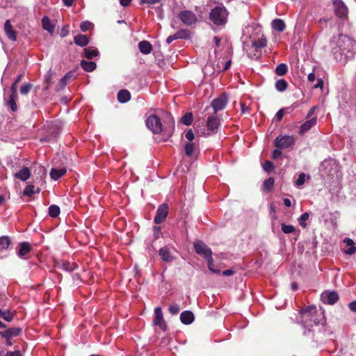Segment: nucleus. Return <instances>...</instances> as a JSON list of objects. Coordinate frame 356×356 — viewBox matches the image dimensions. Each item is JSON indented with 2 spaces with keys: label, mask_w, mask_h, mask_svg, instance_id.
<instances>
[{
  "label": "nucleus",
  "mask_w": 356,
  "mask_h": 356,
  "mask_svg": "<svg viewBox=\"0 0 356 356\" xmlns=\"http://www.w3.org/2000/svg\"><path fill=\"white\" fill-rule=\"evenodd\" d=\"M34 188H35V186L33 184H29L24 188V190L23 191V195L24 196H28V197L32 196L33 194H35Z\"/></svg>",
  "instance_id": "ea45409f"
},
{
  "label": "nucleus",
  "mask_w": 356,
  "mask_h": 356,
  "mask_svg": "<svg viewBox=\"0 0 356 356\" xmlns=\"http://www.w3.org/2000/svg\"><path fill=\"white\" fill-rule=\"evenodd\" d=\"M4 31L9 40H17V32L13 29L10 19H7L4 24Z\"/></svg>",
  "instance_id": "4468645a"
},
{
  "label": "nucleus",
  "mask_w": 356,
  "mask_h": 356,
  "mask_svg": "<svg viewBox=\"0 0 356 356\" xmlns=\"http://www.w3.org/2000/svg\"><path fill=\"white\" fill-rule=\"evenodd\" d=\"M288 67L284 63L279 64L275 68V73L278 76H283L286 74Z\"/></svg>",
  "instance_id": "e433bc0d"
},
{
  "label": "nucleus",
  "mask_w": 356,
  "mask_h": 356,
  "mask_svg": "<svg viewBox=\"0 0 356 356\" xmlns=\"http://www.w3.org/2000/svg\"><path fill=\"white\" fill-rule=\"evenodd\" d=\"M309 217V213L307 212H305V213H302L298 218V220L301 227H302L304 228L307 227V223L305 222V221L308 220Z\"/></svg>",
  "instance_id": "58836bf2"
},
{
  "label": "nucleus",
  "mask_w": 356,
  "mask_h": 356,
  "mask_svg": "<svg viewBox=\"0 0 356 356\" xmlns=\"http://www.w3.org/2000/svg\"><path fill=\"white\" fill-rule=\"evenodd\" d=\"M282 231L284 234H291L295 231V227L291 225H285L284 223L281 225Z\"/></svg>",
  "instance_id": "a19ab883"
},
{
  "label": "nucleus",
  "mask_w": 356,
  "mask_h": 356,
  "mask_svg": "<svg viewBox=\"0 0 356 356\" xmlns=\"http://www.w3.org/2000/svg\"><path fill=\"white\" fill-rule=\"evenodd\" d=\"M266 39L264 38H260L252 42V46L255 48V50L257 51L258 49H261L266 47Z\"/></svg>",
  "instance_id": "72a5a7b5"
},
{
  "label": "nucleus",
  "mask_w": 356,
  "mask_h": 356,
  "mask_svg": "<svg viewBox=\"0 0 356 356\" xmlns=\"http://www.w3.org/2000/svg\"><path fill=\"white\" fill-rule=\"evenodd\" d=\"M32 248L29 242L19 243L17 246V255L19 257H24L31 250Z\"/></svg>",
  "instance_id": "2eb2a0df"
},
{
  "label": "nucleus",
  "mask_w": 356,
  "mask_h": 356,
  "mask_svg": "<svg viewBox=\"0 0 356 356\" xmlns=\"http://www.w3.org/2000/svg\"><path fill=\"white\" fill-rule=\"evenodd\" d=\"M323 87V81L322 79H318L317 83L314 86L315 88H322Z\"/></svg>",
  "instance_id": "680f3d73"
},
{
  "label": "nucleus",
  "mask_w": 356,
  "mask_h": 356,
  "mask_svg": "<svg viewBox=\"0 0 356 356\" xmlns=\"http://www.w3.org/2000/svg\"><path fill=\"white\" fill-rule=\"evenodd\" d=\"M154 231L155 238H159V233L161 231V227H159V226H154Z\"/></svg>",
  "instance_id": "0e129e2a"
},
{
  "label": "nucleus",
  "mask_w": 356,
  "mask_h": 356,
  "mask_svg": "<svg viewBox=\"0 0 356 356\" xmlns=\"http://www.w3.org/2000/svg\"><path fill=\"white\" fill-rule=\"evenodd\" d=\"M209 19L214 24H222V8L216 6L212 9L209 14Z\"/></svg>",
  "instance_id": "9d476101"
},
{
  "label": "nucleus",
  "mask_w": 356,
  "mask_h": 356,
  "mask_svg": "<svg viewBox=\"0 0 356 356\" xmlns=\"http://www.w3.org/2000/svg\"><path fill=\"white\" fill-rule=\"evenodd\" d=\"M332 45H336L343 54L356 51V41L346 35L339 34L337 38L334 37Z\"/></svg>",
  "instance_id": "f03ea898"
},
{
  "label": "nucleus",
  "mask_w": 356,
  "mask_h": 356,
  "mask_svg": "<svg viewBox=\"0 0 356 356\" xmlns=\"http://www.w3.org/2000/svg\"><path fill=\"white\" fill-rule=\"evenodd\" d=\"M49 215L52 218H56L59 216L60 210L58 206L53 204L49 207Z\"/></svg>",
  "instance_id": "f704fd0d"
},
{
  "label": "nucleus",
  "mask_w": 356,
  "mask_h": 356,
  "mask_svg": "<svg viewBox=\"0 0 356 356\" xmlns=\"http://www.w3.org/2000/svg\"><path fill=\"white\" fill-rule=\"evenodd\" d=\"M346 245V249L344 252L347 254H353L356 252V247L355 245V242L350 238H346L343 241Z\"/></svg>",
  "instance_id": "4be33fe9"
},
{
  "label": "nucleus",
  "mask_w": 356,
  "mask_h": 356,
  "mask_svg": "<svg viewBox=\"0 0 356 356\" xmlns=\"http://www.w3.org/2000/svg\"><path fill=\"white\" fill-rule=\"evenodd\" d=\"M17 99V92H15V90H13V92H11L9 99L6 101V105L8 106L10 110L13 112H15L17 111V105L16 103V100Z\"/></svg>",
  "instance_id": "a211bd4d"
},
{
  "label": "nucleus",
  "mask_w": 356,
  "mask_h": 356,
  "mask_svg": "<svg viewBox=\"0 0 356 356\" xmlns=\"http://www.w3.org/2000/svg\"><path fill=\"white\" fill-rule=\"evenodd\" d=\"M195 320V316L191 311H184L180 314V321L184 325H190Z\"/></svg>",
  "instance_id": "dca6fc26"
},
{
  "label": "nucleus",
  "mask_w": 356,
  "mask_h": 356,
  "mask_svg": "<svg viewBox=\"0 0 356 356\" xmlns=\"http://www.w3.org/2000/svg\"><path fill=\"white\" fill-rule=\"evenodd\" d=\"M263 168L266 172H269L274 169V165L271 161H266L263 165Z\"/></svg>",
  "instance_id": "09e8293b"
},
{
  "label": "nucleus",
  "mask_w": 356,
  "mask_h": 356,
  "mask_svg": "<svg viewBox=\"0 0 356 356\" xmlns=\"http://www.w3.org/2000/svg\"><path fill=\"white\" fill-rule=\"evenodd\" d=\"M308 81L310 82L314 81L316 76L314 72L309 73L307 76Z\"/></svg>",
  "instance_id": "69168bd1"
},
{
  "label": "nucleus",
  "mask_w": 356,
  "mask_h": 356,
  "mask_svg": "<svg viewBox=\"0 0 356 356\" xmlns=\"http://www.w3.org/2000/svg\"><path fill=\"white\" fill-rule=\"evenodd\" d=\"M168 311L172 315H177L180 311V307L177 304H172L170 305Z\"/></svg>",
  "instance_id": "c03bdc74"
},
{
  "label": "nucleus",
  "mask_w": 356,
  "mask_h": 356,
  "mask_svg": "<svg viewBox=\"0 0 356 356\" xmlns=\"http://www.w3.org/2000/svg\"><path fill=\"white\" fill-rule=\"evenodd\" d=\"M282 155V152L279 149H275L273 152V154H272V157L273 159H278L280 156Z\"/></svg>",
  "instance_id": "bf43d9fd"
},
{
  "label": "nucleus",
  "mask_w": 356,
  "mask_h": 356,
  "mask_svg": "<svg viewBox=\"0 0 356 356\" xmlns=\"http://www.w3.org/2000/svg\"><path fill=\"white\" fill-rule=\"evenodd\" d=\"M185 136L186 139L190 142L193 141L195 138L194 134L192 129H188L186 132Z\"/></svg>",
  "instance_id": "864d4df0"
},
{
  "label": "nucleus",
  "mask_w": 356,
  "mask_h": 356,
  "mask_svg": "<svg viewBox=\"0 0 356 356\" xmlns=\"http://www.w3.org/2000/svg\"><path fill=\"white\" fill-rule=\"evenodd\" d=\"M237 274L234 268L224 270V276H231Z\"/></svg>",
  "instance_id": "5fc2aeb1"
},
{
  "label": "nucleus",
  "mask_w": 356,
  "mask_h": 356,
  "mask_svg": "<svg viewBox=\"0 0 356 356\" xmlns=\"http://www.w3.org/2000/svg\"><path fill=\"white\" fill-rule=\"evenodd\" d=\"M31 176V170L28 167H23L19 172L14 175L15 178L26 181Z\"/></svg>",
  "instance_id": "6ab92c4d"
},
{
  "label": "nucleus",
  "mask_w": 356,
  "mask_h": 356,
  "mask_svg": "<svg viewBox=\"0 0 356 356\" xmlns=\"http://www.w3.org/2000/svg\"><path fill=\"white\" fill-rule=\"evenodd\" d=\"M1 318H3L8 322H10L13 318V315L11 314L10 310H6L5 312H3Z\"/></svg>",
  "instance_id": "a18cd8bd"
},
{
  "label": "nucleus",
  "mask_w": 356,
  "mask_h": 356,
  "mask_svg": "<svg viewBox=\"0 0 356 356\" xmlns=\"http://www.w3.org/2000/svg\"><path fill=\"white\" fill-rule=\"evenodd\" d=\"M162 0H141L140 3H147V4H149V6H152V5H154L157 3H159Z\"/></svg>",
  "instance_id": "6e6d98bb"
},
{
  "label": "nucleus",
  "mask_w": 356,
  "mask_h": 356,
  "mask_svg": "<svg viewBox=\"0 0 356 356\" xmlns=\"http://www.w3.org/2000/svg\"><path fill=\"white\" fill-rule=\"evenodd\" d=\"M288 86V83L284 79H279L275 83V88L279 92L285 91Z\"/></svg>",
  "instance_id": "473e14b6"
},
{
  "label": "nucleus",
  "mask_w": 356,
  "mask_h": 356,
  "mask_svg": "<svg viewBox=\"0 0 356 356\" xmlns=\"http://www.w3.org/2000/svg\"><path fill=\"white\" fill-rule=\"evenodd\" d=\"M154 325H158L160 328L165 331L167 329V325L163 319L161 308L156 307L154 309V318L153 321Z\"/></svg>",
  "instance_id": "9b49d317"
},
{
  "label": "nucleus",
  "mask_w": 356,
  "mask_h": 356,
  "mask_svg": "<svg viewBox=\"0 0 356 356\" xmlns=\"http://www.w3.org/2000/svg\"><path fill=\"white\" fill-rule=\"evenodd\" d=\"M284 204L286 207H290L291 206V200L288 198L284 199Z\"/></svg>",
  "instance_id": "774afa93"
},
{
  "label": "nucleus",
  "mask_w": 356,
  "mask_h": 356,
  "mask_svg": "<svg viewBox=\"0 0 356 356\" xmlns=\"http://www.w3.org/2000/svg\"><path fill=\"white\" fill-rule=\"evenodd\" d=\"M194 249L195 252L204 259H206L208 261V268L211 272H216L212 269L211 264H212V251L210 248L208 247L207 244H205L202 241H196L193 243Z\"/></svg>",
  "instance_id": "7ed1b4c3"
},
{
  "label": "nucleus",
  "mask_w": 356,
  "mask_h": 356,
  "mask_svg": "<svg viewBox=\"0 0 356 356\" xmlns=\"http://www.w3.org/2000/svg\"><path fill=\"white\" fill-rule=\"evenodd\" d=\"M74 43L80 47H86L89 43V40L86 35L79 34L74 37Z\"/></svg>",
  "instance_id": "a878e982"
},
{
  "label": "nucleus",
  "mask_w": 356,
  "mask_h": 356,
  "mask_svg": "<svg viewBox=\"0 0 356 356\" xmlns=\"http://www.w3.org/2000/svg\"><path fill=\"white\" fill-rule=\"evenodd\" d=\"M132 0H119L122 6L127 7L130 5Z\"/></svg>",
  "instance_id": "052dcab7"
},
{
  "label": "nucleus",
  "mask_w": 356,
  "mask_h": 356,
  "mask_svg": "<svg viewBox=\"0 0 356 356\" xmlns=\"http://www.w3.org/2000/svg\"><path fill=\"white\" fill-rule=\"evenodd\" d=\"M131 99V94L129 90L122 89L118 93V100L120 103H126Z\"/></svg>",
  "instance_id": "393cba45"
},
{
  "label": "nucleus",
  "mask_w": 356,
  "mask_h": 356,
  "mask_svg": "<svg viewBox=\"0 0 356 356\" xmlns=\"http://www.w3.org/2000/svg\"><path fill=\"white\" fill-rule=\"evenodd\" d=\"M22 77H23V74H20L18 75L16 80L14 81V83L11 86V88H10L11 92H13V90H15V92H17V84H18V82L22 80Z\"/></svg>",
  "instance_id": "3c124183"
},
{
  "label": "nucleus",
  "mask_w": 356,
  "mask_h": 356,
  "mask_svg": "<svg viewBox=\"0 0 356 356\" xmlns=\"http://www.w3.org/2000/svg\"><path fill=\"white\" fill-rule=\"evenodd\" d=\"M72 72L67 73L63 78L60 79L56 86V91H60L65 87L67 84V79L71 76Z\"/></svg>",
  "instance_id": "c756f323"
},
{
  "label": "nucleus",
  "mask_w": 356,
  "mask_h": 356,
  "mask_svg": "<svg viewBox=\"0 0 356 356\" xmlns=\"http://www.w3.org/2000/svg\"><path fill=\"white\" fill-rule=\"evenodd\" d=\"M316 313L315 307H309L300 312L301 321L305 327H312L314 325L319 323L316 318Z\"/></svg>",
  "instance_id": "20e7f679"
},
{
  "label": "nucleus",
  "mask_w": 356,
  "mask_h": 356,
  "mask_svg": "<svg viewBox=\"0 0 356 356\" xmlns=\"http://www.w3.org/2000/svg\"><path fill=\"white\" fill-rule=\"evenodd\" d=\"M273 29L280 33L283 32L286 29L284 22L281 19H275L271 23Z\"/></svg>",
  "instance_id": "b1692460"
},
{
  "label": "nucleus",
  "mask_w": 356,
  "mask_h": 356,
  "mask_svg": "<svg viewBox=\"0 0 356 356\" xmlns=\"http://www.w3.org/2000/svg\"><path fill=\"white\" fill-rule=\"evenodd\" d=\"M169 207L167 204L164 203L161 204L156 211V215L154 218V222L156 224L163 222L168 214Z\"/></svg>",
  "instance_id": "6e6552de"
},
{
  "label": "nucleus",
  "mask_w": 356,
  "mask_h": 356,
  "mask_svg": "<svg viewBox=\"0 0 356 356\" xmlns=\"http://www.w3.org/2000/svg\"><path fill=\"white\" fill-rule=\"evenodd\" d=\"M159 255L161 259L165 262H172L175 259V257L171 255L170 250L167 247H163L160 249Z\"/></svg>",
  "instance_id": "412c9836"
},
{
  "label": "nucleus",
  "mask_w": 356,
  "mask_h": 356,
  "mask_svg": "<svg viewBox=\"0 0 356 356\" xmlns=\"http://www.w3.org/2000/svg\"><path fill=\"white\" fill-rule=\"evenodd\" d=\"M275 180L273 177H269L264 182V187L267 190H270L274 186Z\"/></svg>",
  "instance_id": "79ce46f5"
},
{
  "label": "nucleus",
  "mask_w": 356,
  "mask_h": 356,
  "mask_svg": "<svg viewBox=\"0 0 356 356\" xmlns=\"http://www.w3.org/2000/svg\"><path fill=\"white\" fill-rule=\"evenodd\" d=\"M6 356H22V355L20 350H15L7 352Z\"/></svg>",
  "instance_id": "13d9d810"
},
{
  "label": "nucleus",
  "mask_w": 356,
  "mask_h": 356,
  "mask_svg": "<svg viewBox=\"0 0 356 356\" xmlns=\"http://www.w3.org/2000/svg\"><path fill=\"white\" fill-rule=\"evenodd\" d=\"M188 33L186 30H180L174 35H170L166 39V43L170 44L172 41L177 39H187L188 38Z\"/></svg>",
  "instance_id": "f3484780"
},
{
  "label": "nucleus",
  "mask_w": 356,
  "mask_h": 356,
  "mask_svg": "<svg viewBox=\"0 0 356 356\" xmlns=\"http://www.w3.org/2000/svg\"><path fill=\"white\" fill-rule=\"evenodd\" d=\"M92 26V24L88 21L83 22L81 23L80 29L81 31L86 32L88 31Z\"/></svg>",
  "instance_id": "49530a36"
},
{
  "label": "nucleus",
  "mask_w": 356,
  "mask_h": 356,
  "mask_svg": "<svg viewBox=\"0 0 356 356\" xmlns=\"http://www.w3.org/2000/svg\"><path fill=\"white\" fill-rule=\"evenodd\" d=\"M11 243L10 238L8 236L0 237V248L2 250H6Z\"/></svg>",
  "instance_id": "c9c22d12"
},
{
  "label": "nucleus",
  "mask_w": 356,
  "mask_h": 356,
  "mask_svg": "<svg viewBox=\"0 0 356 356\" xmlns=\"http://www.w3.org/2000/svg\"><path fill=\"white\" fill-rule=\"evenodd\" d=\"M174 130H175V122L172 120L171 126L170 127H165L164 131H165V133H166L168 134V136H171L174 132Z\"/></svg>",
  "instance_id": "603ef678"
},
{
  "label": "nucleus",
  "mask_w": 356,
  "mask_h": 356,
  "mask_svg": "<svg viewBox=\"0 0 356 356\" xmlns=\"http://www.w3.org/2000/svg\"><path fill=\"white\" fill-rule=\"evenodd\" d=\"M222 110V94L212 100L210 106L205 108L203 114L207 117L206 125L208 130L216 132L220 125L218 112Z\"/></svg>",
  "instance_id": "f257e3e1"
},
{
  "label": "nucleus",
  "mask_w": 356,
  "mask_h": 356,
  "mask_svg": "<svg viewBox=\"0 0 356 356\" xmlns=\"http://www.w3.org/2000/svg\"><path fill=\"white\" fill-rule=\"evenodd\" d=\"M63 268L67 271H73L75 268L76 267V265L75 264H70L69 262H65L63 264Z\"/></svg>",
  "instance_id": "8fccbe9b"
},
{
  "label": "nucleus",
  "mask_w": 356,
  "mask_h": 356,
  "mask_svg": "<svg viewBox=\"0 0 356 356\" xmlns=\"http://www.w3.org/2000/svg\"><path fill=\"white\" fill-rule=\"evenodd\" d=\"M324 303L334 305L339 300V296L335 291H324L321 296Z\"/></svg>",
  "instance_id": "f8f14e48"
},
{
  "label": "nucleus",
  "mask_w": 356,
  "mask_h": 356,
  "mask_svg": "<svg viewBox=\"0 0 356 356\" xmlns=\"http://www.w3.org/2000/svg\"><path fill=\"white\" fill-rule=\"evenodd\" d=\"M146 125L154 134H160L163 131L161 119L156 115H150L145 121Z\"/></svg>",
  "instance_id": "423d86ee"
},
{
  "label": "nucleus",
  "mask_w": 356,
  "mask_h": 356,
  "mask_svg": "<svg viewBox=\"0 0 356 356\" xmlns=\"http://www.w3.org/2000/svg\"><path fill=\"white\" fill-rule=\"evenodd\" d=\"M305 177H306V175L304 172L300 173L299 175L298 179L296 181V186L299 187V186L303 185L304 183L305 182Z\"/></svg>",
  "instance_id": "de8ad7c7"
},
{
  "label": "nucleus",
  "mask_w": 356,
  "mask_h": 356,
  "mask_svg": "<svg viewBox=\"0 0 356 356\" xmlns=\"http://www.w3.org/2000/svg\"><path fill=\"white\" fill-rule=\"evenodd\" d=\"M22 332V327H10L0 331V336L5 339L6 344L11 346L13 344V338L19 336Z\"/></svg>",
  "instance_id": "39448f33"
},
{
  "label": "nucleus",
  "mask_w": 356,
  "mask_h": 356,
  "mask_svg": "<svg viewBox=\"0 0 356 356\" xmlns=\"http://www.w3.org/2000/svg\"><path fill=\"white\" fill-rule=\"evenodd\" d=\"M316 122H317V120H316V117L312 118L309 119V120H307L306 122H305L300 126V134H304L305 133H306L307 131L310 130L312 129V127H313L314 125H316Z\"/></svg>",
  "instance_id": "aec40b11"
},
{
  "label": "nucleus",
  "mask_w": 356,
  "mask_h": 356,
  "mask_svg": "<svg viewBox=\"0 0 356 356\" xmlns=\"http://www.w3.org/2000/svg\"><path fill=\"white\" fill-rule=\"evenodd\" d=\"M138 49L143 54H149L152 51V45L149 41L143 40L138 43Z\"/></svg>",
  "instance_id": "5701e85b"
},
{
  "label": "nucleus",
  "mask_w": 356,
  "mask_h": 356,
  "mask_svg": "<svg viewBox=\"0 0 356 356\" xmlns=\"http://www.w3.org/2000/svg\"><path fill=\"white\" fill-rule=\"evenodd\" d=\"M74 0H63V2L65 6L67 7H70L72 6Z\"/></svg>",
  "instance_id": "338daca9"
},
{
  "label": "nucleus",
  "mask_w": 356,
  "mask_h": 356,
  "mask_svg": "<svg viewBox=\"0 0 356 356\" xmlns=\"http://www.w3.org/2000/svg\"><path fill=\"white\" fill-rule=\"evenodd\" d=\"M348 307L351 311L356 312V301L350 302L348 305Z\"/></svg>",
  "instance_id": "e2e57ef3"
},
{
  "label": "nucleus",
  "mask_w": 356,
  "mask_h": 356,
  "mask_svg": "<svg viewBox=\"0 0 356 356\" xmlns=\"http://www.w3.org/2000/svg\"><path fill=\"white\" fill-rule=\"evenodd\" d=\"M284 112H285L284 108H281V109H280V110L277 112V113H276V115H275V116H276V118H277V120L278 121H280V120L282 119V118H283V116H284Z\"/></svg>",
  "instance_id": "4d7b16f0"
},
{
  "label": "nucleus",
  "mask_w": 356,
  "mask_h": 356,
  "mask_svg": "<svg viewBox=\"0 0 356 356\" xmlns=\"http://www.w3.org/2000/svg\"><path fill=\"white\" fill-rule=\"evenodd\" d=\"M81 66L86 72H92L96 68L97 65L95 62L82 60Z\"/></svg>",
  "instance_id": "c85d7f7f"
},
{
  "label": "nucleus",
  "mask_w": 356,
  "mask_h": 356,
  "mask_svg": "<svg viewBox=\"0 0 356 356\" xmlns=\"http://www.w3.org/2000/svg\"><path fill=\"white\" fill-rule=\"evenodd\" d=\"M32 84L31 83H24L20 88V92L22 95L28 94L32 88Z\"/></svg>",
  "instance_id": "37998d69"
},
{
  "label": "nucleus",
  "mask_w": 356,
  "mask_h": 356,
  "mask_svg": "<svg viewBox=\"0 0 356 356\" xmlns=\"http://www.w3.org/2000/svg\"><path fill=\"white\" fill-rule=\"evenodd\" d=\"M197 147V145L195 144V143H187L184 147L186 154L188 156H192Z\"/></svg>",
  "instance_id": "2f4dec72"
},
{
  "label": "nucleus",
  "mask_w": 356,
  "mask_h": 356,
  "mask_svg": "<svg viewBox=\"0 0 356 356\" xmlns=\"http://www.w3.org/2000/svg\"><path fill=\"white\" fill-rule=\"evenodd\" d=\"M334 10L336 15L340 18L346 17L348 13L346 6L341 0L334 1Z\"/></svg>",
  "instance_id": "ddd939ff"
},
{
  "label": "nucleus",
  "mask_w": 356,
  "mask_h": 356,
  "mask_svg": "<svg viewBox=\"0 0 356 356\" xmlns=\"http://www.w3.org/2000/svg\"><path fill=\"white\" fill-rule=\"evenodd\" d=\"M66 173V170L52 168L50 171V177L54 180H58Z\"/></svg>",
  "instance_id": "bb28decb"
},
{
  "label": "nucleus",
  "mask_w": 356,
  "mask_h": 356,
  "mask_svg": "<svg viewBox=\"0 0 356 356\" xmlns=\"http://www.w3.org/2000/svg\"><path fill=\"white\" fill-rule=\"evenodd\" d=\"M295 138L292 136H284L277 137L275 140V145L277 148L286 149L295 145Z\"/></svg>",
  "instance_id": "0eeeda50"
},
{
  "label": "nucleus",
  "mask_w": 356,
  "mask_h": 356,
  "mask_svg": "<svg viewBox=\"0 0 356 356\" xmlns=\"http://www.w3.org/2000/svg\"><path fill=\"white\" fill-rule=\"evenodd\" d=\"M179 17L181 21L187 26H191L197 22L196 15L189 10L181 11Z\"/></svg>",
  "instance_id": "1a4fd4ad"
},
{
  "label": "nucleus",
  "mask_w": 356,
  "mask_h": 356,
  "mask_svg": "<svg viewBox=\"0 0 356 356\" xmlns=\"http://www.w3.org/2000/svg\"><path fill=\"white\" fill-rule=\"evenodd\" d=\"M42 28L47 31L49 33H53L54 31V26L51 24V20L47 16L44 17L42 19Z\"/></svg>",
  "instance_id": "cd10ccee"
},
{
  "label": "nucleus",
  "mask_w": 356,
  "mask_h": 356,
  "mask_svg": "<svg viewBox=\"0 0 356 356\" xmlns=\"http://www.w3.org/2000/svg\"><path fill=\"white\" fill-rule=\"evenodd\" d=\"M84 54L88 59H92L93 57L98 56L99 51L96 49L88 47L84 49Z\"/></svg>",
  "instance_id": "7c9ffc66"
},
{
  "label": "nucleus",
  "mask_w": 356,
  "mask_h": 356,
  "mask_svg": "<svg viewBox=\"0 0 356 356\" xmlns=\"http://www.w3.org/2000/svg\"><path fill=\"white\" fill-rule=\"evenodd\" d=\"M193 116L191 113H186L181 119L180 122L186 125H191L193 122Z\"/></svg>",
  "instance_id": "4c0bfd02"
}]
</instances>
